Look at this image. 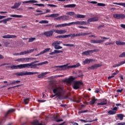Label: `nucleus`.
Wrapping results in <instances>:
<instances>
[{"mask_svg":"<svg viewBox=\"0 0 125 125\" xmlns=\"http://www.w3.org/2000/svg\"><path fill=\"white\" fill-rule=\"evenodd\" d=\"M52 89L54 95H52L51 98H53L55 96H57L59 99H63L64 90L63 87L54 84L52 86Z\"/></svg>","mask_w":125,"mask_h":125,"instance_id":"obj_1","label":"nucleus"},{"mask_svg":"<svg viewBox=\"0 0 125 125\" xmlns=\"http://www.w3.org/2000/svg\"><path fill=\"white\" fill-rule=\"evenodd\" d=\"M53 33H56V34H59V35H63V34L67 33V31L65 30L53 29L44 32L43 35L46 37H52L53 36Z\"/></svg>","mask_w":125,"mask_h":125,"instance_id":"obj_2","label":"nucleus"},{"mask_svg":"<svg viewBox=\"0 0 125 125\" xmlns=\"http://www.w3.org/2000/svg\"><path fill=\"white\" fill-rule=\"evenodd\" d=\"M68 64L63 65H57L54 67V68H58L57 71H63L64 70H67V69H70L72 68H78L81 66L80 63H77L75 65L68 66Z\"/></svg>","mask_w":125,"mask_h":125,"instance_id":"obj_3","label":"nucleus"},{"mask_svg":"<svg viewBox=\"0 0 125 125\" xmlns=\"http://www.w3.org/2000/svg\"><path fill=\"white\" fill-rule=\"evenodd\" d=\"M36 74H39V72H18L15 73V75L17 76V77H23V76H31L32 75H35Z\"/></svg>","mask_w":125,"mask_h":125,"instance_id":"obj_4","label":"nucleus"},{"mask_svg":"<svg viewBox=\"0 0 125 125\" xmlns=\"http://www.w3.org/2000/svg\"><path fill=\"white\" fill-rule=\"evenodd\" d=\"M101 39H103V40H91L90 41L91 43H102V42H104L105 41L104 40H109L110 38H106L105 37L100 36Z\"/></svg>","mask_w":125,"mask_h":125,"instance_id":"obj_5","label":"nucleus"},{"mask_svg":"<svg viewBox=\"0 0 125 125\" xmlns=\"http://www.w3.org/2000/svg\"><path fill=\"white\" fill-rule=\"evenodd\" d=\"M33 63V62L30 63V68H31V69H34V68H36L37 66H41L42 65H44L45 64H48V61H45L43 62H42L41 63H37V64H34Z\"/></svg>","mask_w":125,"mask_h":125,"instance_id":"obj_6","label":"nucleus"},{"mask_svg":"<svg viewBox=\"0 0 125 125\" xmlns=\"http://www.w3.org/2000/svg\"><path fill=\"white\" fill-rule=\"evenodd\" d=\"M113 17L115 19H125V15L124 14H113Z\"/></svg>","mask_w":125,"mask_h":125,"instance_id":"obj_7","label":"nucleus"},{"mask_svg":"<svg viewBox=\"0 0 125 125\" xmlns=\"http://www.w3.org/2000/svg\"><path fill=\"white\" fill-rule=\"evenodd\" d=\"M99 51V50L97 49L90 50L83 52V53H82V54L83 55H89V54H91L92 53H93L94 52H97Z\"/></svg>","mask_w":125,"mask_h":125,"instance_id":"obj_8","label":"nucleus"},{"mask_svg":"<svg viewBox=\"0 0 125 125\" xmlns=\"http://www.w3.org/2000/svg\"><path fill=\"white\" fill-rule=\"evenodd\" d=\"M34 51H35V49H31L30 50L20 52V55H25L26 54H30V53H32V52H34Z\"/></svg>","mask_w":125,"mask_h":125,"instance_id":"obj_9","label":"nucleus"},{"mask_svg":"<svg viewBox=\"0 0 125 125\" xmlns=\"http://www.w3.org/2000/svg\"><path fill=\"white\" fill-rule=\"evenodd\" d=\"M82 84V82L80 81H77L74 82L73 84L74 89H79L80 88V86Z\"/></svg>","mask_w":125,"mask_h":125,"instance_id":"obj_10","label":"nucleus"},{"mask_svg":"<svg viewBox=\"0 0 125 125\" xmlns=\"http://www.w3.org/2000/svg\"><path fill=\"white\" fill-rule=\"evenodd\" d=\"M98 20H99V18L98 17H94L88 19L87 20V22L90 23V22H96V21H98Z\"/></svg>","mask_w":125,"mask_h":125,"instance_id":"obj_11","label":"nucleus"},{"mask_svg":"<svg viewBox=\"0 0 125 125\" xmlns=\"http://www.w3.org/2000/svg\"><path fill=\"white\" fill-rule=\"evenodd\" d=\"M2 38L3 39H16L17 38V36L14 35L8 34L7 35L3 36Z\"/></svg>","mask_w":125,"mask_h":125,"instance_id":"obj_12","label":"nucleus"},{"mask_svg":"<svg viewBox=\"0 0 125 125\" xmlns=\"http://www.w3.org/2000/svg\"><path fill=\"white\" fill-rule=\"evenodd\" d=\"M21 2H15L14 3V6H12L11 8L12 9H16V8H18L20 5H21Z\"/></svg>","mask_w":125,"mask_h":125,"instance_id":"obj_13","label":"nucleus"},{"mask_svg":"<svg viewBox=\"0 0 125 125\" xmlns=\"http://www.w3.org/2000/svg\"><path fill=\"white\" fill-rule=\"evenodd\" d=\"M20 65V69H23L25 68H30V66H31V64H30V63H23Z\"/></svg>","mask_w":125,"mask_h":125,"instance_id":"obj_14","label":"nucleus"},{"mask_svg":"<svg viewBox=\"0 0 125 125\" xmlns=\"http://www.w3.org/2000/svg\"><path fill=\"white\" fill-rule=\"evenodd\" d=\"M57 19L59 20H64V21L70 20V18H69V17L67 16H61L58 18Z\"/></svg>","mask_w":125,"mask_h":125,"instance_id":"obj_15","label":"nucleus"},{"mask_svg":"<svg viewBox=\"0 0 125 125\" xmlns=\"http://www.w3.org/2000/svg\"><path fill=\"white\" fill-rule=\"evenodd\" d=\"M101 65L99 64H95L91 66H90L88 68L89 70H95V69H97V68H99Z\"/></svg>","mask_w":125,"mask_h":125,"instance_id":"obj_16","label":"nucleus"},{"mask_svg":"<svg viewBox=\"0 0 125 125\" xmlns=\"http://www.w3.org/2000/svg\"><path fill=\"white\" fill-rule=\"evenodd\" d=\"M75 25H87V22L84 21H75Z\"/></svg>","mask_w":125,"mask_h":125,"instance_id":"obj_17","label":"nucleus"},{"mask_svg":"<svg viewBox=\"0 0 125 125\" xmlns=\"http://www.w3.org/2000/svg\"><path fill=\"white\" fill-rule=\"evenodd\" d=\"M49 72H44V73H42L41 74L38 75V78L39 79H43V78H44V77H45V75H47V74H49Z\"/></svg>","mask_w":125,"mask_h":125,"instance_id":"obj_18","label":"nucleus"},{"mask_svg":"<svg viewBox=\"0 0 125 125\" xmlns=\"http://www.w3.org/2000/svg\"><path fill=\"white\" fill-rule=\"evenodd\" d=\"M73 81H74V78H73L72 77L64 80V82L67 83H71Z\"/></svg>","mask_w":125,"mask_h":125,"instance_id":"obj_19","label":"nucleus"},{"mask_svg":"<svg viewBox=\"0 0 125 125\" xmlns=\"http://www.w3.org/2000/svg\"><path fill=\"white\" fill-rule=\"evenodd\" d=\"M57 119H58V116H57L56 115H55L53 117L54 121H55V122H57V123H59V122H63L62 119L58 120Z\"/></svg>","mask_w":125,"mask_h":125,"instance_id":"obj_20","label":"nucleus"},{"mask_svg":"<svg viewBox=\"0 0 125 125\" xmlns=\"http://www.w3.org/2000/svg\"><path fill=\"white\" fill-rule=\"evenodd\" d=\"M76 5L75 4H70L68 5H64V7H67L69 8H72L73 7H76Z\"/></svg>","mask_w":125,"mask_h":125,"instance_id":"obj_21","label":"nucleus"},{"mask_svg":"<svg viewBox=\"0 0 125 125\" xmlns=\"http://www.w3.org/2000/svg\"><path fill=\"white\" fill-rule=\"evenodd\" d=\"M94 60L93 59H86L83 61L84 64H88L89 63H91V62H93Z\"/></svg>","mask_w":125,"mask_h":125,"instance_id":"obj_22","label":"nucleus"},{"mask_svg":"<svg viewBox=\"0 0 125 125\" xmlns=\"http://www.w3.org/2000/svg\"><path fill=\"white\" fill-rule=\"evenodd\" d=\"M11 69H12V70L20 69V64L17 65H12L11 66Z\"/></svg>","mask_w":125,"mask_h":125,"instance_id":"obj_23","label":"nucleus"},{"mask_svg":"<svg viewBox=\"0 0 125 125\" xmlns=\"http://www.w3.org/2000/svg\"><path fill=\"white\" fill-rule=\"evenodd\" d=\"M116 44L117 45H125V42H121V41H116Z\"/></svg>","mask_w":125,"mask_h":125,"instance_id":"obj_24","label":"nucleus"},{"mask_svg":"<svg viewBox=\"0 0 125 125\" xmlns=\"http://www.w3.org/2000/svg\"><path fill=\"white\" fill-rule=\"evenodd\" d=\"M69 37L71 38V39H73V38H76V34H71L68 35H65V38H69Z\"/></svg>","mask_w":125,"mask_h":125,"instance_id":"obj_25","label":"nucleus"},{"mask_svg":"<svg viewBox=\"0 0 125 125\" xmlns=\"http://www.w3.org/2000/svg\"><path fill=\"white\" fill-rule=\"evenodd\" d=\"M76 17L78 19H83V18H85V15H81V14H77L76 15Z\"/></svg>","mask_w":125,"mask_h":125,"instance_id":"obj_26","label":"nucleus"},{"mask_svg":"<svg viewBox=\"0 0 125 125\" xmlns=\"http://www.w3.org/2000/svg\"><path fill=\"white\" fill-rule=\"evenodd\" d=\"M62 42L61 41H55L52 43V45H58V44H61Z\"/></svg>","mask_w":125,"mask_h":125,"instance_id":"obj_27","label":"nucleus"},{"mask_svg":"<svg viewBox=\"0 0 125 125\" xmlns=\"http://www.w3.org/2000/svg\"><path fill=\"white\" fill-rule=\"evenodd\" d=\"M21 83V81H14L13 82H11L10 83L7 84L6 85H11V84H15L16 83Z\"/></svg>","mask_w":125,"mask_h":125,"instance_id":"obj_28","label":"nucleus"},{"mask_svg":"<svg viewBox=\"0 0 125 125\" xmlns=\"http://www.w3.org/2000/svg\"><path fill=\"white\" fill-rule=\"evenodd\" d=\"M66 15H69V16H74L76 14L74 12H67L66 13Z\"/></svg>","mask_w":125,"mask_h":125,"instance_id":"obj_29","label":"nucleus"},{"mask_svg":"<svg viewBox=\"0 0 125 125\" xmlns=\"http://www.w3.org/2000/svg\"><path fill=\"white\" fill-rule=\"evenodd\" d=\"M49 50H50V48H46L43 51L41 52V54H44V53H46V52H48Z\"/></svg>","mask_w":125,"mask_h":125,"instance_id":"obj_30","label":"nucleus"},{"mask_svg":"<svg viewBox=\"0 0 125 125\" xmlns=\"http://www.w3.org/2000/svg\"><path fill=\"white\" fill-rule=\"evenodd\" d=\"M52 46H54L55 49H61L62 48V46L58 45H52Z\"/></svg>","mask_w":125,"mask_h":125,"instance_id":"obj_31","label":"nucleus"},{"mask_svg":"<svg viewBox=\"0 0 125 125\" xmlns=\"http://www.w3.org/2000/svg\"><path fill=\"white\" fill-rule=\"evenodd\" d=\"M14 111H15V110H14V109H9V110L7 111V113L5 114V118H6V117H7L8 114H10V113H12L13 112H14Z\"/></svg>","mask_w":125,"mask_h":125,"instance_id":"obj_32","label":"nucleus"},{"mask_svg":"<svg viewBox=\"0 0 125 125\" xmlns=\"http://www.w3.org/2000/svg\"><path fill=\"white\" fill-rule=\"evenodd\" d=\"M113 4H117V5H121L122 6H124V7H125V3L113 2Z\"/></svg>","mask_w":125,"mask_h":125,"instance_id":"obj_33","label":"nucleus"},{"mask_svg":"<svg viewBox=\"0 0 125 125\" xmlns=\"http://www.w3.org/2000/svg\"><path fill=\"white\" fill-rule=\"evenodd\" d=\"M64 46H68L69 47H75V45L73 44H63Z\"/></svg>","mask_w":125,"mask_h":125,"instance_id":"obj_34","label":"nucleus"},{"mask_svg":"<svg viewBox=\"0 0 125 125\" xmlns=\"http://www.w3.org/2000/svg\"><path fill=\"white\" fill-rule=\"evenodd\" d=\"M30 100H31V98L24 99L23 100V102L24 104H28L29 102L30 101Z\"/></svg>","mask_w":125,"mask_h":125,"instance_id":"obj_35","label":"nucleus"},{"mask_svg":"<svg viewBox=\"0 0 125 125\" xmlns=\"http://www.w3.org/2000/svg\"><path fill=\"white\" fill-rule=\"evenodd\" d=\"M56 39H65L66 38V35H60L55 37Z\"/></svg>","mask_w":125,"mask_h":125,"instance_id":"obj_36","label":"nucleus"},{"mask_svg":"<svg viewBox=\"0 0 125 125\" xmlns=\"http://www.w3.org/2000/svg\"><path fill=\"white\" fill-rule=\"evenodd\" d=\"M95 101H97V99H95V98L92 100V101H91L89 102V104L90 105H93V104H94V103H95Z\"/></svg>","mask_w":125,"mask_h":125,"instance_id":"obj_37","label":"nucleus"},{"mask_svg":"<svg viewBox=\"0 0 125 125\" xmlns=\"http://www.w3.org/2000/svg\"><path fill=\"white\" fill-rule=\"evenodd\" d=\"M59 16V14H51L49 16L50 17H51L52 18H54L55 17H58Z\"/></svg>","mask_w":125,"mask_h":125,"instance_id":"obj_38","label":"nucleus"},{"mask_svg":"<svg viewBox=\"0 0 125 125\" xmlns=\"http://www.w3.org/2000/svg\"><path fill=\"white\" fill-rule=\"evenodd\" d=\"M117 117L120 119L121 121H123V120H124V115L123 114H118Z\"/></svg>","mask_w":125,"mask_h":125,"instance_id":"obj_39","label":"nucleus"},{"mask_svg":"<svg viewBox=\"0 0 125 125\" xmlns=\"http://www.w3.org/2000/svg\"><path fill=\"white\" fill-rule=\"evenodd\" d=\"M31 58H23V62H29Z\"/></svg>","mask_w":125,"mask_h":125,"instance_id":"obj_40","label":"nucleus"},{"mask_svg":"<svg viewBox=\"0 0 125 125\" xmlns=\"http://www.w3.org/2000/svg\"><path fill=\"white\" fill-rule=\"evenodd\" d=\"M60 77H64V75H56L54 76H52L50 77L51 79H57V78H60Z\"/></svg>","mask_w":125,"mask_h":125,"instance_id":"obj_41","label":"nucleus"},{"mask_svg":"<svg viewBox=\"0 0 125 125\" xmlns=\"http://www.w3.org/2000/svg\"><path fill=\"white\" fill-rule=\"evenodd\" d=\"M10 17H17L18 18H19L20 17H23V16L18 15H12L10 16Z\"/></svg>","mask_w":125,"mask_h":125,"instance_id":"obj_42","label":"nucleus"},{"mask_svg":"<svg viewBox=\"0 0 125 125\" xmlns=\"http://www.w3.org/2000/svg\"><path fill=\"white\" fill-rule=\"evenodd\" d=\"M40 24H48V21H41L39 22Z\"/></svg>","mask_w":125,"mask_h":125,"instance_id":"obj_43","label":"nucleus"},{"mask_svg":"<svg viewBox=\"0 0 125 125\" xmlns=\"http://www.w3.org/2000/svg\"><path fill=\"white\" fill-rule=\"evenodd\" d=\"M15 61H17V62H24V58L18 59Z\"/></svg>","mask_w":125,"mask_h":125,"instance_id":"obj_44","label":"nucleus"},{"mask_svg":"<svg viewBox=\"0 0 125 125\" xmlns=\"http://www.w3.org/2000/svg\"><path fill=\"white\" fill-rule=\"evenodd\" d=\"M54 51L55 52V54H58V53H62L63 52L62 51L58 50H54Z\"/></svg>","mask_w":125,"mask_h":125,"instance_id":"obj_45","label":"nucleus"},{"mask_svg":"<svg viewBox=\"0 0 125 125\" xmlns=\"http://www.w3.org/2000/svg\"><path fill=\"white\" fill-rule=\"evenodd\" d=\"M106 104H107V101L105 100L101 103L98 104V105H106Z\"/></svg>","mask_w":125,"mask_h":125,"instance_id":"obj_46","label":"nucleus"},{"mask_svg":"<svg viewBox=\"0 0 125 125\" xmlns=\"http://www.w3.org/2000/svg\"><path fill=\"white\" fill-rule=\"evenodd\" d=\"M39 1L38 0H29V3H38Z\"/></svg>","mask_w":125,"mask_h":125,"instance_id":"obj_47","label":"nucleus"},{"mask_svg":"<svg viewBox=\"0 0 125 125\" xmlns=\"http://www.w3.org/2000/svg\"><path fill=\"white\" fill-rule=\"evenodd\" d=\"M36 40V38H30L29 39L28 42H34Z\"/></svg>","mask_w":125,"mask_h":125,"instance_id":"obj_48","label":"nucleus"},{"mask_svg":"<svg viewBox=\"0 0 125 125\" xmlns=\"http://www.w3.org/2000/svg\"><path fill=\"white\" fill-rule=\"evenodd\" d=\"M108 114H109V115H115V114H116V111H114L113 110H109L108 111Z\"/></svg>","mask_w":125,"mask_h":125,"instance_id":"obj_49","label":"nucleus"},{"mask_svg":"<svg viewBox=\"0 0 125 125\" xmlns=\"http://www.w3.org/2000/svg\"><path fill=\"white\" fill-rule=\"evenodd\" d=\"M98 6H106V4L103 3H98L97 4Z\"/></svg>","mask_w":125,"mask_h":125,"instance_id":"obj_50","label":"nucleus"},{"mask_svg":"<svg viewBox=\"0 0 125 125\" xmlns=\"http://www.w3.org/2000/svg\"><path fill=\"white\" fill-rule=\"evenodd\" d=\"M47 5H48V6H50L51 7H57V5H53L52 4H47Z\"/></svg>","mask_w":125,"mask_h":125,"instance_id":"obj_51","label":"nucleus"},{"mask_svg":"<svg viewBox=\"0 0 125 125\" xmlns=\"http://www.w3.org/2000/svg\"><path fill=\"white\" fill-rule=\"evenodd\" d=\"M34 5H37V6H39V7L44 6V4H42V3H40V4H34Z\"/></svg>","mask_w":125,"mask_h":125,"instance_id":"obj_52","label":"nucleus"},{"mask_svg":"<svg viewBox=\"0 0 125 125\" xmlns=\"http://www.w3.org/2000/svg\"><path fill=\"white\" fill-rule=\"evenodd\" d=\"M62 27H66L67 26H69V23H63V24H62Z\"/></svg>","mask_w":125,"mask_h":125,"instance_id":"obj_53","label":"nucleus"},{"mask_svg":"<svg viewBox=\"0 0 125 125\" xmlns=\"http://www.w3.org/2000/svg\"><path fill=\"white\" fill-rule=\"evenodd\" d=\"M114 43L106 42L104 43L105 45H110V44H113Z\"/></svg>","mask_w":125,"mask_h":125,"instance_id":"obj_54","label":"nucleus"},{"mask_svg":"<svg viewBox=\"0 0 125 125\" xmlns=\"http://www.w3.org/2000/svg\"><path fill=\"white\" fill-rule=\"evenodd\" d=\"M68 24L69 26H71V25H76V21L69 22Z\"/></svg>","mask_w":125,"mask_h":125,"instance_id":"obj_55","label":"nucleus"},{"mask_svg":"<svg viewBox=\"0 0 125 125\" xmlns=\"http://www.w3.org/2000/svg\"><path fill=\"white\" fill-rule=\"evenodd\" d=\"M119 57H125V52H123L122 54L119 55Z\"/></svg>","mask_w":125,"mask_h":125,"instance_id":"obj_56","label":"nucleus"},{"mask_svg":"<svg viewBox=\"0 0 125 125\" xmlns=\"http://www.w3.org/2000/svg\"><path fill=\"white\" fill-rule=\"evenodd\" d=\"M88 2H89V3H93V4H95L97 3V2H96L95 1H88Z\"/></svg>","mask_w":125,"mask_h":125,"instance_id":"obj_57","label":"nucleus"},{"mask_svg":"<svg viewBox=\"0 0 125 125\" xmlns=\"http://www.w3.org/2000/svg\"><path fill=\"white\" fill-rule=\"evenodd\" d=\"M14 56H18L20 55V53H15L13 54Z\"/></svg>","mask_w":125,"mask_h":125,"instance_id":"obj_58","label":"nucleus"},{"mask_svg":"<svg viewBox=\"0 0 125 125\" xmlns=\"http://www.w3.org/2000/svg\"><path fill=\"white\" fill-rule=\"evenodd\" d=\"M87 112V110H82L79 111V114H82V113H86Z\"/></svg>","mask_w":125,"mask_h":125,"instance_id":"obj_59","label":"nucleus"},{"mask_svg":"<svg viewBox=\"0 0 125 125\" xmlns=\"http://www.w3.org/2000/svg\"><path fill=\"white\" fill-rule=\"evenodd\" d=\"M120 66H121V65H124V64L125 63V60L124 61L121 62L119 63Z\"/></svg>","mask_w":125,"mask_h":125,"instance_id":"obj_60","label":"nucleus"},{"mask_svg":"<svg viewBox=\"0 0 125 125\" xmlns=\"http://www.w3.org/2000/svg\"><path fill=\"white\" fill-rule=\"evenodd\" d=\"M12 18H8L7 19H5L6 20V21L7 22L8 21H10V20H12Z\"/></svg>","mask_w":125,"mask_h":125,"instance_id":"obj_61","label":"nucleus"},{"mask_svg":"<svg viewBox=\"0 0 125 125\" xmlns=\"http://www.w3.org/2000/svg\"><path fill=\"white\" fill-rule=\"evenodd\" d=\"M120 66V63H117L115 65H113V68H116V67H119Z\"/></svg>","mask_w":125,"mask_h":125,"instance_id":"obj_62","label":"nucleus"},{"mask_svg":"<svg viewBox=\"0 0 125 125\" xmlns=\"http://www.w3.org/2000/svg\"><path fill=\"white\" fill-rule=\"evenodd\" d=\"M22 3H30V0L22 1Z\"/></svg>","mask_w":125,"mask_h":125,"instance_id":"obj_63","label":"nucleus"},{"mask_svg":"<svg viewBox=\"0 0 125 125\" xmlns=\"http://www.w3.org/2000/svg\"><path fill=\"white\" fill-rule=\"evenodd\" d=\"M121 28H123V29H125V24H121Z\"/></svg>","mask_w":125,"mask_h":125,"instance_id":"obj_64","label":"nucleus"}]
</instances>
